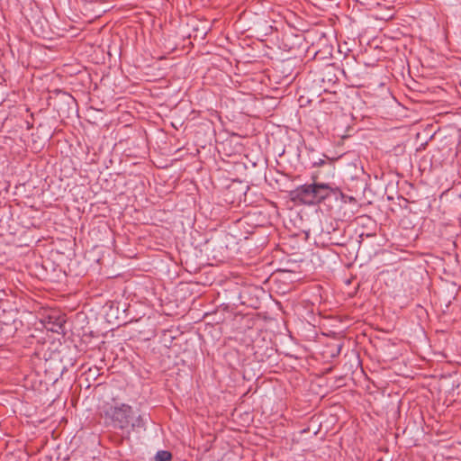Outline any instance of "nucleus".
Returning a JSON list of instances; mask_svg holds the SVG:
<instances>
[{
    "instance_id": "obj_4",
    "label": "nucleus",
    "mask_w": 461,
    "mask_h": 461,
    "mask_svg": "<svg viewBox=\"0 0 461 461\" xmlns=\"http://www.w3.org/2000/svg\"><path fill=\"white\" fill-rule=\"evenodd\" d=\"M172 455L170 452L166 450L158 451L154 456L153 461H171Z\"/></svg>"
},
{
    "instance_id": "obj_2",
    "label": "nucleus",
    "mask_w": 461,
    "mask_h": 461,
    "mask_svg": "<svg viewBox=\"0 0 461 461\" xmlns=\"http://www.w3.org/2000/svg\"><path fill=\"white\" fill-rule=\"evenodd\" d=\"M315 188L313 184L301 185L296 189L297 197L305 203H313Z\"/></svg>"
},
{
    "instance_id": "obj_3",
    "label": "nucleus",
    "mask_w": 461,
    "mask_h": 461,
    "mask_svg": "<svg viewBox=\"0 0 461 461\" xmlns=\"http://www.w3.org/2000/svg\"><path fill=\"white\" fill-rule=\"evenodd\" d=\"M315 188L314 201H321L329 196L332 188L328 184H313Z\"/></svg>"
},
{
    "instance_id": "obj_1",
    "label": "nucleus",
    "mask_w": 461,
    "mask_h": 461,
    "mask_svg": "<svg viewBox=\"0 0 461 461\" xmlns=\"http://www.w3.org/2000/svg\"><path fill=\"white\" fill-rule=\"evenodd\" d=\"M104 416L111 420L114 428L122 429L127 436L131 430L144 426L140 414L135 413L132 408L125 403L106 406Z\"/></svg>"
}]
</instances>
